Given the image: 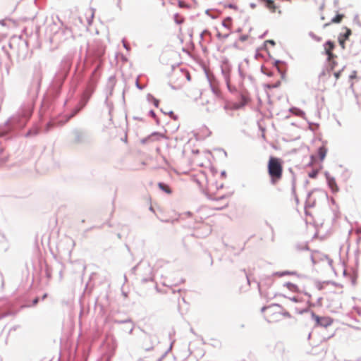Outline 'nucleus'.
I'll list each match as a JSON object with an SVG mask.
<instances>
[{"mask_svg": "<svg viewBox=\"0 0 361 361\" xmlns=\"http://www.w3.org/2000/svg\"><path fill=\"white\" fill-rule=\"evenodd\" d=\"M285 286L290 291H293V292H298L299 291V288H298V286L294 284V283H290V282L286 283L285 284Z\"/></svg>", "mask_w": 361, "mask_h": 361, "instance_id": "9b49d317", "label": "nucleus"}, {"mask_svg": "<svg viewBox=\"0 0 361 361\" xmlns=\"http://www.w3.org/2000/svg\"><path fill=\"white\" fill-rule=\"evenodd\" d=\"M343 18H344L343 14L337 13V15L331 19V22L324 24V27H325L329 25L331 23H340L342 21V20L343 19Z\"/></svg>", "mask_w": 361, "mask_h": 361, "instance_id": "6e6552de", "label": "nucleus"}, {"mask_svg": "<svg viewBox=\"0 0 361 361\" xmlns=\"http://www.w3.org/2000/svg\"><path fill=\"white\" fill-rule=\"evenodd\" d=\"M226 205H227V204L226 203V204H224L223 206H221V207H214L213 208H214V209H221V208H224V207H226Z\"/></svg>", "mask_w": 361, "mask_h": 361, "instance_id": "5701e85b", "label": "nucleus"}, {"mask_svg": "<svg viewBox=\"0 0 361 361\" xmlns=\"http://www.w3.org/2000/svg\"><path fill=\"white\" fill-rule=\"evenodd\" d=\"M154 104L155 106H158L159 105V100H157V99H154Z\"/></svg>", "mask_w": 361, "mask_h": 361, "instance_id": "4be33fe9", "label": "nucleus"}, {"mask_svg": "<svg viewBox=\"0 0 361 361\" xmlns=\"http://www.w3.org/2000/svg\"><path fill=\"white\" fill-rule=\"evenodd\" d=\"M212 91H213V93L214 94V95L217 98H219V99L222 98L221 92V91L218 88H214H214H212Z\"/></svg>", "mask_w": 361, "mask_h": 361, "instance_id": "2eb2a0df", "label": "nucleus"}, {"mask_svg": "<svg viewBox=\"0 0 361 361\" xmlns=\"http://www.w3.org/2000/svg\"><path fill=\"white\" fill-rule=\"evenodd\" d=\"M295 271H279L276 273V275L278 276H283L285 275H295Z\"/></svg>", "mask_w": 361, "mask_h": 361, "instance_id": "f8f14e48", "label": "nucleus"}, {"mask_svg": "<svg viewBox=\"0 0 361 361\" xmlns=\"http://www.w3.org/2000/svg\"><path fill=\"white\" fill-rule=\"evenodd\" d=\"M307 308V306L306 305L302 308L296 309V312L302 314V312L306 311Z\"/></svg>", "mask_w": 361, "mask_h": 361, "instance_id": "a211bd4d", "label": "nucleus"}, {"mask_svg": "<svg viewBox=\"0 0 361 361\" xmlns=\"http://www.w3.org/2000/svg\"><path fill=\"white\" fill-rule=\"evenodd\" d=\"M158 187L159 188V189H161L162 191L165 192L167 194H171L172 192L171 189L166 184H164L163 183H159Z\"/></svg>", "mask_w": 361, "mask_h": 361, "instance_id": "9d476101", "label": "nucleus"}, {"mask_svg": "<svg viewBox=\"0 0 361 361\" xmlns=\"http://www.w3.org/2000/svg\"><path fill=\"white\" fill-rule=\"evenodd\" d=\"M327 182L329 188H331L333 192H337L338 191V187L336 184V180L334 178L327 176Z\"/></svg>", "mask_w": 361, "mask_h": 361, "instance_id": "0eeeda50", "label": "nucleus"}, {"mask_svg": "<svg viewBox=\"0 0 361 361\" xmlns=\"http://www.w3.org/2000/svg\"><path fill=\"white\" fill-rule=\"evenodd\" d=\"M340 75H341V71H337V72L334 73V76L336 80H338L339 78Z\"/></svg>", "mask_w": 361, "mask_h": 361, "instance_id": "aec40b11", "label": "nucleus"}, {"mask_svg": "<svg viewBox=\"0 0 361 361\" xmlns=\"http://www.w3.org/2000/svg\"><path fill=\"white\" fill-rule=\"evenodd\" d=\"M267 171L271 183L273 185L276 184L283 176L282 159L276 157H270L267 163Z\"/></svg>", "mask_w": 361, "mask_h": 361, "instance_id": "f03ea898", "label": "nucleus"}, {"mask_svg": "<svg viewBox=\"0 0 361 361\" xmlns=\"http://www.w3.org/2000/svg\"><path fill=\"white\" fill-rule=\"evenodd\" d=\"M186 78L188 81L191 80L190 74L188 72H186Z\"/></svg>", "mask_w": 361, "mask_h": 361, "instance_id": "412c9836", "label": "nucleus"}, {"mask_svg": "<svg viewBox=\"0 0 361 361\" xmlns=\"http://www.w3.org/2000/svg\"><path fill=\"white\" fill-rule=\"evenodd\" d=\"M327 149L324 146H322L318 149V154L321 161H323L326 155Z\"/></svg>", "mask_w": 361, "mask_h": 361, "instance_id": "1a4fd4ad", "label": "nucleus"}, {"mask_svg": "<svg viewBox=\"0 0 361 361\" xmlns=\"http://www.w3.org/2000/svg\"><path fill=\"white\" fill-rule=\"evenodd\" d=\"M345 40H346V39H343V38H342L341 37H339L338 41H339V43H340V44L342 46V47H343V48L344 47V43H345Z\"/></svg>", "mask_w": 361, "mask_h": 361, "instance_id": "6ab92c4d", "label": "nucleus"}, {"mask_svg": "<svg viewBox=\"0 0 361 361\" xmlns=\"http://www.w3.org/2000/svg\"><path fill=\"white\" fill-rule=\"evenodd\" d=\"M334 59L335 58L332 59L331 60H328L329 66L331 70H334L337 64L336 62L335 61Z\"/></svg>", "mask_w": 361, "mask_h": 361, "instance_id": "dca6fc26", "label": "nucleus"}, {"mask_svg": "<svg viewBox=\"0 0 361 361\" xmlns=\"http://www.w3.org/2000/svg\"><path fill=\"white\" fill-rule=\"evenodd\" d=\"M38 302V298H35L34 300H33V305H36L37 304Z\"/></svg>", "mask_w": 361, "mask_h": 361, "instance_id": "b1692460", "label": "nucleus"}, {"mask_svg": "<svg viewBox=\"0 0 361 361\" xmlns=\"http://www.w3.org/2000/svg\"><path fill=\"white\" fill-rule=\"evenodd\" d=\"M319 171V169H313L312 171L309 172L308 176L311 178H315L317 176Z\"/></svg>", "mask_w": 361, "mask_h": 361, "instance_id": "4468645a", "label": "nucleus"}, {"mask_svg": "<svg viewBox=\"0 0 361 361\" xmlns=\"http://www.w3.org/2000/svg\"><path fill=\"white\" fill-rule=\"evenodd\" d=\"M265 6L271 12V13H278L279 14L281 13V11L279 10V7L275 4L273 0H262Z\"/></svg>", "mask_w": 361, "mask_h": 361, "instance_id": "423d86ee", "label": "nucleus"}, {"mask_svg": "<svg viewBox=\"0 0 361 361\" xmlns=\"http://www.w3.org/2000/svg\"><path fill=\"white\" fill-rule=\"evenodd\" d=\"M313 318L317 324L322 326L326 327L333 323V320L329 317H319L314 314Z\"/></svg>", "mask_w": 361, "mask_h": 361, "instance_id": "20e7f679", "label": "nucleus"}, {"mask_svg": "<svg viewBox=\"0 0 361 361\" xmlns=\"http://www.w3.org/2000/svg\"><path fill=\"white\" fill-rule=\"evenodd\" d=\"M193 161L195 162H196L197 164L200 166H203L204 165V163L203 161H201L198 160L197 157H195Z\"/></svg>", "mask_w": 361, "mask_h": 361, "instance_id": "f3484780", "label": "nucleus"}, {"mask_svg": "<svg viewBox=\"0 0 361 361\" xmlns=\"http://www.w3.org/2000/svg\"><path fill=\"white\" fill-rule=\"evenodd\" d=\"M232 25H233V20L231 17H227V18H224V20L222 21V25L224 27H225L226 28H227L228 30V32L231 31V30L232 28ZM228 35H229V32L225 33L224 35L220 32H217V34H216L219 39H225L228 36Z\"/></svg>", "mask_w": 361, "mask_h": 361, "instance_id": "7ed1b4c3", "label": "nucleus"}, {"mask_svg": "<svg viewBox=\"0 0 361 361\" xmlns=\"http://www.w3.org/2000/svg\"><path fill=\"white\" fill-rule=\"evenodd\" d=\"M264 317L269 323L280 322L283 319L290 318V314L279 305H272L262 308Z\"/></svg>", "mask_w": 361, "mask_h": 361, "instance_id": "f257e3e1", "label": "nucleus"}, {"mask_svg": "<svg viewBox=\"0 0 361 361\" xmlns=\"http://www.w3.org/2000/svg\"><path fill=\"white\" fill-rule=\"evenodd\" d=\"M335 48V44L331 41H327L324 44V49L326 54L328 56V60H331L334 58H336V56L333 54V50Z\"/></svg>", "mask_w": 361, "mask_h": 361, "instance_id": "39448f33", "label": "nucleus"}, {"mask_svg": "<svg viewBox=\"0 0 361 361\" xmlns=\"http://www.w3.org/2000/svg\"><path fill=\"white\" fill-rule=\"evenodd\" d=\"M345 33H343V35H341L340 37H341L342 38H343L344 39H348L349 37L352 34V31L349 28H347L345 27Z\"/></svg>", "mask_w": 361, "mask_h": 361, "instance_id": "ddd939ff", "label": "nucleus"}]
</instances>
